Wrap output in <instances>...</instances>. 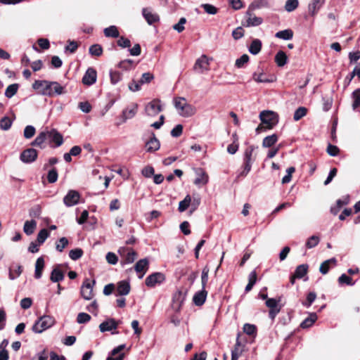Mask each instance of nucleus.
Wrapping results in <instances>:
<instances>
[{"instance_id": "obj_37", "label": "nucleus", "mask_w": 360, "mask_h": 360, "mask_svg": "<svg viewBox=\"0 0 360 360\" xmlns=\"http://www.w3.org/2000/svg\"><path fill=\"white\" fill-rule=\"evenodd\" d=\"M308 271V265L307 264H300L297 266L294 274L295 277L300 279L302 278L307 273Z\"/></svg>"}, {"instance_id": "obj_23", "label": "nucleus", "mask_w": 360, "mask_h": 360, "mask_svg": "<svg viewBox=\"0 0 360 360\" xmlns=\"http://www.w3.org/2000/svg\"><path fill=\"white\" fill-rule=\"evenodd\" d=\"M240 334L236 338V345L231 351V356L239 358L244 352L245 345H243L240 340Z\"/></svg>"}, {"instance_id": "obj_29", "label": "nucleus", "mask_w": 360, "mask_h": 360, "mask_svg": "<svg viewBox=\"0 0 360 360\" xmlns=\"http://www.w3.org/2000/svg\"><path fill=\"white\" fill-rule=\"evenodd\" d=\"M317 318L316 313H310L309 316L301 323L300 327L302 328H308L311 327L317 320Z\"/></svg>"}, {"instance_id": "obj_4", "label": "nucleus", "mask_w": 360, "mask_h": 360, "mask_svg": "<svg viewBox=\"0 0 360 360\" xmlns=\"http://www.w3.org/2000/svg\"><path fill=\"white\" fill-rule=\"evenodd\" d=\"M212 58H209L206 55H202L198 58L193 66V70L199 74H202L210 70V61Z\"/></svg>"}, {"instance_id": "obj_10", "label": "nucleus", "mask_w": 360, "mask_h": 360, "mask_svg": "<svg viewBox=\"0 0 360 360\" xmlns=\"http://www.w3.org/2000/svg\"><path fill=\"white\" fill-rule=\"evenodd\" d=\"M173 103L177 110H181L184 112H191L194 110L193 106L188 104L186 98L183 97L174 98Z\"/></svg>"}, {"instance_id": "obj_49", "label": "nucleus", "mask_w": 360, "mask_h": 360, "mask_svg": "<svg viewBox=\"0 0 360 360\" xmlns=\"http://www.w3.org/2000/svg\"><path fill=\"white\" fill-rule=\"evenodd\" d=\"M22 273V269L20 266H15L14 268H11L9 270V278L11 280H14L17 277H18Z\"/></svg>"}, {"instance_id": "obj_58", "label": "nucleus", "mask_w": 360, "mask_h": 360, "mask_svg": "<svg viewBox=\"0 0 360 360\" xmlns=\"http://www.w3.org/2000/svg\"><path fill=\"white\" fill-rule=\"evenodd\" d=\"M91 319L90 315L86 313L81 312L79 313L77 317V321L78 323H85L89 321Z\"/></svg>"}, {"instance_id": "obj_24", "label": "nucleus", "mask_w": 360, "mask_h": 360, "mask_svg": "<svg viewBox=\"0 0 360 360\" xmlns=\"http://www.w3.org/2000/svg\"><path fill=\"white\" fill-rule=\"evenodd\" d=\"M336 263H337V260L334 257L327 259L321 264L320 267H319V271L322 274L325 275L329 271L330 265L335 266Z\"/></svg>"}, {"instance_id": "obj_19", "label": "nucleus", "mask_w": 360, "mask_h": 360, "mask_svg": "<svg viewBox=\"0 0 360 360\" xmlns=\"http://www.w3.org/2000/svg\"><path fill=\"white\" fill-rule=\"evenodd\" d=\"M163 110L160 101L157 99L148 103L145 108L146 112H159Z\"/></svg>"}, {"instance_id": "obj_1", "label": "nucleus", "mask_w": 360, "mask_h": 360, "mask_svg": "<svg viewBox=\"0 0 360 360\" xmlns=\"http://www.w3.org/2000/svg\"><path fill=\"white\" fill-rule=\"evenodd\" d=\"M44 86L45 94L49 95L56 94H63V87L56 82H48V81H39L37 80L34 84V88H37V86Z\"/></svg>"}, {"instance_id": "obj_63", "label": "nucleus", "mask_w": 360, "mask_h": 360, "mask_svg": "<svg viewBox=\"0 0 360 360\" xmlns=\"http://www.w3.org/2000/svg\"><path fill=\"white\" fill-rule=\"evenodd\" d=\"M280 300H277L274 298H269L266 301V305L269 309H277L278 307V302Z\"/></svg>"}, {"instance_id": "obj_62", "label": "nucleus", "mask_w": 360, "mask_h": 360, "mask_svg": "<svg viewBox=\"0 0 360 360\" xmlns=\"http://www.w3.org/2000/svg\"><path fill=\"white\" fill-rule=\"evenodd\" d=\"M295 169L293 167H290L287 169V174L285 175L282 179V183L283 184H287L289 183L291 181V176L292 174L295 172Z\"/></svg>"}, {"instance_id": "obj_26", "label": "nucleus", "mask_w": 360, "mask_h": 360, "mask_svg": "<svg viewBox=\"0 0 360 360\" xmlns=\"http://www.w3.org/2000/svg\"><path fill=\"white\" fill-rule=\"evenodd\" d=\"M269 4L268 0H254L248 6L250 11H255L261 8H268Z\"/></svg>"}, {"instance_id": "obj_46", "label": "nucleus", "mask_w": 360, "mask_h": 360, "mask_svg": "<svg viewBox=\"0 0 360 360\" xmlns=\"http://www.w3.org/2000/svg\"><path fill=\"white\" fill-rule=\"evenodd\" d=\"M249 56L248 54H243L239 58L236 60L235 65L238 68H242L249 61Z\"/></svg>"}, {"instance_id": "obj_41", "label": "nucleus", "mask_w": 360, "mask_h": 360, "mask_svg": "<svg viewBox=\"0 0 360 360\" xmlns=\"http://www.w3.org/2000/svg\"><path fill=\"white\" fill-rule=\"evenodd\" d=\"M18 88V84H12L8 86L5 91L6 97L8 98L13 97L17 93Z\"/></svg>"}, {"instance_id": "obj_35", "label": "nucleus", "mask_w": 360, "mask_h": 360, "mask_svg": "<svg viewBox=\"0 0 360 360\" xmlns=\"http://www.w3.org/2000/svg\"><path fill=\"white\" fill-rule=\"evenodd\" d=\"M275 37L284 40H290L293 37V32L290 29L281 30L276 32Z\"/></svg>"}, {"instance_id": "obj_18", "label": "nucleus", "mask_w": 360, "mask_h": 360, "mask_svg": "<svg viewBox=\"0 0 360 360\" xmlns=\"http://www.w3.org/2000/svg\"><path fill=\"white\" fill-rule=\"evenodd\" d=\"M47 134L48 138L50 139L51 142L55 143L56 147H58L63 144V136L56 130L52 129L51 131H47Z\"/></svg>"}, {"instance_id": "obj_56", "label": "nucleus", "mask_w": 360, "mask_h": 360, "mask_svg": "<svg viewBox=\"0 0 360 360\" xmlns=\"http://www.w3.org/2000/svg\"><path fill=\"white\" fill-rule=\"evenodd\" d=\"M11 124L12 120L8 117H4L0 120V127L3 130H8L11 127Z\"/></svg>"}, {"instance_id": "obj_9", "label": "nucleus", "mask_w": 360, "mask_h": 360, "mask_svg": "<svg viewBox=\"0 0 360 360\" xmlns=\"http://www.w3.org/2000/svg\"><path fill=\"white\" fill-rule=\"evenodd\" d=\"M254 11H250L249 8H248V11L245 13V15L247 17V19L245 20V22H244L243 25L245 27H255L261 25L263 22V19L260 17H257L253 14Z\"/></svg>"}, {"instance_id": "obj_28", "label": "nucleus", "mask_w": 360, "mask_h": 360, "mask_svg": "<svg viewBox=\"0 0 360 360\" xmlns=\"http://www.w3.org/2000/svg\"><path fill=\"white\" fill-rule=\"evenodd\" d=\"M197 175L194 181L195 185H205L208 182V175L202 169L198 171Z\"/></svg>"}, {"instance_id": "obj_22", "label": "nucleus", "mask_w": 360, "mask_h": 360, "mask_svg": "<svg viewBox=\"0 0 360 360\" xmlns=\"http://www.w3.org/2000/svg\"><path fill=\"white\" fill-rule=\"evenodd\" d=\"M324 3L325 0H311V3L308 6L309 13L312 16L315 15Z\"/></svg>"}, {"instance_id": "obj_32", "label": "nucleus", "mask_w": 360, "mask_h": 360, "mask_svg": "<svg viewBox=\"0 0 360 360\" xmlns=\"http://www.w3.org/2000/svg\"><path fill=\"white\" fill-rule=\"evenodd\" d=\"M37 227L36 221L32 219L30 221H26L24 224L23 231L27 236L32 234L34 232V230Z\"/></svg>"}, {"instance_id": "obj_3", "label": "nucleus", "mask_w": 360, "mask_h": 360, "mask_svg": "<svg viewBox=\"0 0 360 360\" xmlns=\"http://www.w3.org/2000/svg\"><path fill=\"white\" fill-rule=\"evenodd\" d=\"M54 323L55 320L53 317L50 316H43L33 325L32 330L36 333H41L51 327Z\"/></svg>"}, {"instance_id": "obj_20", "label": "nucleus", "mask_w": 360, "mask_h": 360, "mask_svg": "<svg viewBox=\"0 0 360 360\" xmlns=\"http://www.w3.org/2000/svg\"><path fill=\"white\" fill-rule=\"evenodd\" d=\"M142 14L147 22L152 25L154 22L159 21L160 18L158 14L153 13L149 8H143Z\"/></svg>"}, {"instance_id": "obj_64", "label": "nucleus", "mask_w": 360, "mask_h": 360, "mask_svg": "<svg viewBox=\"0 0 360 360\" xmlns=\"http://www.w3.org/2000/svg\"><path fill=\"white\" fill-rule=\"evenodd\" d=\"M34 133H35L34 127L31 125H28L25 128L24 136L26 139H30L34 135Z\"/></svg>"}, {"instance_id": "obj_7", "label": "nucleus", "mask_w": 360, "mask_h": 360, "mask_svg": "<svg viewBox=\"0 0 360 360\" xmlns=\"http://www.w3.org/2000/svg\"><path fill=\"white\" fill-rule=\"evenodd\" d=\"M165 280V276L160 272H155L149 275L145 281L146 285L149 288H153L156 285L162 283Z\"/></svg>"}, {"instance_id": "obj_11", "label": "nucleus", "mask_w": 360, "mask_h": 360, "mask_svg": "<svg viewBox=\"0 0 360 360\" xmlns=\"http://www.w3.org/2000/svg\"><path fill=\"white\" fill-rule=\"evenodd\" d=\"M117 326L118 322H117L114 319H108L99 325V329L102 333L112 331V334H117V331H113L117 329Z\"/></svg>"}, {"instance_id": "obj_8", "label": "nucleus", "mask_w": 360, "mask_h": 360, "mask_svg": "<svg viewBox=\"0 0 360 360\" xmlns=\"http://www.w3.org/2000/svg\"><path fill=\"white\" fill-rule=\"evenodd\" d=\"M80 194L75 190H70L63 198V202L67 207H72L79 202Z\"/></svg>"}, {"instance_id": "obj_36", "label": "nucleus", "mask_w": 360, "mask_h": 360, "mask_svg": "<svg viewBox=\"0 0 360 360\" xmlns=\"http://www.w3.org/2000/svg\"><path fill=\"white\" fill-rule=\"evenodd\" d=\"M353 98L352 108L358 110L360 108V89H356L352 94Z\"/></svg>"}, {"instance_id": "obj_38", "label": "nucleus", "mask_w": 360, "mask_h": 360, "mask_svg": "<svg viewBox=\"0 0 360 360\" xmlns=\"http://www.w3.org/2000/svg\"><path fill=\"white\" fill-rule=\"evenodd\" d=\"M136 64L134 63L133 60L127 59L122 60L119 63L118 67L124 70H129L134 68Z\"/></svg>"}, {"instance_id": "obj_5", "label": "nucleus", "mask_w": 360, "mask_h": 360, "mask_svg": "<svg viewBox=\"0 0 360 360\" xmlns=\"http://www.w3.org/2000/svg\"><path fill=\"white\" fill-rule=\"evenodd\" d=\"M118 252L122 257L123 264H131L136 258V252L131 248L122 247L119 249Z\"/></svg>"}, {"instance_id": "obj_50", "label": "nucleus", "mask_w": 360, "mask_h": 360, "mask_svg": "<svg viewBox=\"0 0 360 360\" xmlns=\"http://www.w3.org/2000/svg\"><path fill=\"white\" fill-rule=\"evenodd\" d=\"M82 255H83V251L80 248H75V249L71 250L69 252V257L72 260L79 259V258L82 257Z\"/></svg>"}, {"instance_id": "obj_16", "label": "nucleus", "mask_w": 360, "mask_h": 360, "mask_svg": "<svg viewBox=\"0 0 360 360\" xmlns=\"http://www.w3.org/2000/svg\"><path fill=\"white\" fill-rule=\"evenodd\" d=\"M148 264L149 262L147 259H140L136 263L134 269L137 273L140 274L139 276V278H142L146 273L148 269Z\"/></svg>"}, {"instance_id": "obj_48", "label": "nucleus", "mask_w": 360, "mask_h": 360, "mask_svg": "<svg viewBox=\"0 0 360 360\" xmlns=\"http://www.w3.org/2000/svg\"><path fill=\"white\" fill-rule=\"evenodd\" d=\"M320 241V238L317 236H312L308 238L306 242V247L309 249L316 247Z\"/></svg>"}, {"instance_id": "obj_51", "label": "nucleus", "mask_w": 360, "mask_h": 360, "mask_svg": "<svg viewBox=\"0 0 360 360\" xmlns=\"http://www.w3.org/2000/svg\"><path fill=\"white\" fill-rule=\"evenodd\" d=\"M253 79L257 82H271L273 79H267L263 72L259 73H254Z\"/></svg>"}, {"instance_id": "obj_45", "label": "nucleus", "mask_w": 360, "mask_h": 360, "mask_svg": "<svg viewBox=\"0 0 360 360\" xmlns=\"http://www.w3.org/2000/svg\"><path fill=\"white\" fill-rule=\"evenodd\" d=\"M89 53L91 56H100L103 53L102 46L99 44H94L89 47Z\"/></svg>"}, {"instance_id": "obj_27", "label": "nucleus", "mask_w": 360, "mask_h": 360, "mask_svg": "<svg viewBox=\"0 0 360 360\" xmlns=\"http://www.w3.org/2000/svg\"><path fill=\"white\" fill-rule=\"evenodd\" d=\"M44 267V259L42 257H39L35 264V272H34V277L37 279H39L41 277L42 275V271Z\"/></svg>"}, {"instance_id": "obj_59", "label": "nucleus", "mask_w": 360, "mask_h": 360, "mask_svg": "<svg viewBox=\"0 0 360 360\" xmlns=\"http://www.w3.org/2000/svg\"><path fill=\"white\" fill-rule=\"evenodd\" d=\"M153 78L154 77L153 74L150 72H145L142 75L139 80V83L141 84L150 83L153 79Z\"/></svg>"}, {"instance_id": "obj_53", "label": "nucleus", "mask_w": 360, "mask_h": 360, "mask_svg": "<svg viewBox=\"0 0 360 360\" xmlns=\"http://www.w3.org/2000/svg\"><path fill=\"white\" fill-rule=\"evenodd\" d=\"M68 245V240L65 237H62L56 243V248L58 252H63L64 248Z\"/></svg>"}, {"instance_id": "obj_12", "label": "nucleus", "mask_w": 360, "mask_h": 360, "mask_svg": "<svg viewBox=\"0 0 360 360\" xmlns=\"http://www.w3.org/2000/svg\"><path fill=\"white\" fill-rule=\"evenodd\" d=\"M160 143L154 133H151L150 139L146 141L145 148L148 153H154L160 149Z\"/></svg>"}, {"instance_id": "obj_52", "label": "nucleus", "mask_w": 360, "mask_h": 360, "mask_svg": "<svg viewBox=\"0 0 360 360\" xmlns=\"http://www.w3.org/2000/svg\"><path fill=\"white\" fill-rule=\"evenodd\" d=\"M338 282L340 284H346L347 285H354V283L352 282V279L351 277L347 276L343 274L338 278Z\"/></svg>"}, {"instance_id": "obj_15", "label": "nucleus", "mask_w": 360, "mask_h": 360, "mask_svg": "<svg viewBox=\"0 0 360 360\" xmlns=\"http://www.w3.org/2000/svg\"><path fill=\"white\" fill-rule=\"evenodd\" d=\"M96 71L92 68H89L82 78V82L86 85L90 86L96 82Z\"/></svg>"}, {"instance_id": "obj_6", "label": "nucleus", "mask_w": 360, "mask_h": 360, "mask_svg": "<svg viewBox=\"0 0 360 360\" xmlns=\"http://www.w3.org/2000/svg\"><path fill=\"white\" fill-rule=\"evenodd\" d=\"M95 283V280H93L92 282H91L89 279H85L81 287V295L84 299L90 300L93 298V287Z\"/></svg>"}, {"instance_id": "obj_43", "label": "nucleus", "mask_w": 360, "mask_h": 360, "mask_svg": "<svg viewBox=\"0 0 360 360\" xmlns=\"http://www.w3.org/2000/svg\"><path fill=\"white\" fill-rule=\"evenodd\" d=\"M243 332L248 335L255 336L257 333V328L253 324L245 323L243 327Z\"/></svg>"}, {"instance_id": "obj_34", "label": "nucleus", "mask_w": 360, "mask_h": 360, "mask_svg": "<svg viewBox=\"0 0 360 360\" xmlns=\"http://www.w3.org/2000/svg\"><path fill=\"white\" fill-rule=\"evenodd\" d=\"M287 56L283 51H279L275 56V62L278 67H283L287 63Z\"/></svg>"}, {"instance_id": "obj_13", "label": "nucleus", "mask_w": 360, "mask_h": 360, "mask_svg": "<svg viewBox=\"0 0 360 360\" xmlns=\"http://www.w3.org/2000/svg\"><path fill=\"white\" fill-rule=\"evenodd\" d=\"M185 298L186 294L184 292L181 290L176 292L172 298V308L176 311H179Z\"/></svg>"}, {"instance_id": "obj_57", "label": "nucleus", "mask_w": 360, "mask_h": 360, "mask_svg": "<svg viewBox=\"0 0 360 360\" xmlns=\"http://www.w3.org/2000/svg\"><path fill=\"white\" fill-rule=\"evenodd\" d=\"M201 7L204 8L207 13L210 15H215L218 11V9L212 4H203L201 5Z\"/></svg>"}, {"instance_id": "obj_21", "label": "nucleus", "mask_w": 360, "mask_h": 360, "mask_svg": "<svg viewBox=\"0 0 360 360\" xmlns=\"http://www.w3.org/2000/svg\"><path fill=\"white\" fill-rule=\"evenodd\" d=\"M130 285L127 281H121L117 284L116 295H127L130 292Z\"/></svg>"}, {"instance_id": "obj_30", "label": "nucleus", "mask_w": 360, "mask_h": 360, "mask_svg": "<svg viewBox=\"0 0 360 360\" xmlns=\"http://www.w3.org/2000/svg\"><path fill=\"white\" fill-rule=\"evenodd\" d=\"M262 49V41L258 39H255L249 46V51L253 55H257Z\"/></svg>"}, {"instance_id": "obj_14", "label": "nucleus", "mask_w": 360, "mask_h": 360, "mask_svg": "<svg viewBox=\"0 0 360 360\" xmlns=\"http://www.w3.org/2000/svg\"><path fill=\"white\" fill-rule=\"evenodd\" d=\"M37 158V152L34 148L25 150L20 155V160L25 163L34 162Z\"/></svg>"}, {"instance_id": "obj_40", "label": "nucleus", "mask_w": 360, "mask_h": 360, "mask_svg": "<svg viewBox=\"0 0 360 360\" xmlns=\"http://www.w3.org/2000/svg\"><path fill=\"white\" fill-rule=\"evenodd\" d=\"M47 138V131H42L36 137L34 141L32 143V145L41 147V145L44 143Z\"/></svg>"}, {"instance_id": "obj_2", "label": "nucleus", "mask_w": 360, "mask_h": 360, "mask_svg": "<svg viewBox=\"0 0 360 360\" xmlns=\"http://www.w3.org/2000/svg\"><path fill=\"white\" fill-rule=\"evenodd\" d=\"M261 124L256 129L257 133H259L263 129H269L273 128L278 122V114H259Z\"/></svg>"}, {"instance_id": "obj_39", "label": "nucleus", "mask_w": 360, "mask_h": 360, "mask_svg": "<svg viewBox=\"0 0 360 360\" xmlns=\"http://www.w3.org/2000/svg\"><path fill=\"white\" fill-rule=\"evenodd\" d=\"M191 203V197L190 195H187L184 199L179 202L178 210L180 212H183L188 209Z\"/></svg>"}, {"instance_id": "obj_55", "label": "nucleus", "mask_w": 360, "mask_h": 360, "mask_svg": "<svg viewBox=\"0 0 360 360\" xmlns=\"http://www.w3.org/2000/svg\"><path fill=\"white\" fill-rule=\"evenodd\" d=\"M58 179V172L56 168L49 170L47 175V180L49 183H55Z\"/></svg>"}, {"instance_id": "obj_44", "label": "nucleus", "mask_w": 360, "mask_h": 360, "mask_svg": "<svg viewBox=\"0 0 360 360\" xmlns=\"http://www.w3.org/2000/svg\"><path fill=\"white\" fill-rule=\"evenodd\" d=\"M49 236V231L46 229H43L37 234V242L39 245H41L45 242Z\"/></svg>"}, {"instance_id": "obj_31", "label": "nucleus", "mask_w": 360, "mask_h": 360, "mask_svg": "<svg viewBox=\"0 0 360 360\" xmlns=\"http://www.w3.org/2000/svg\"><path fill=\"white\" fill-rule=\"evenodd\" d=\"M64 278V274L60 269L57 266L54 268L51 274L50 279L53 283H57L63 281Z\"/></svg>"}, {"instance_id": "obj_54", "label": "nucleus", "mask_w": 360, "mask_h": 360, "mask_svg": "<svg viewBox=\"0 0 360 360\" xmlns=\"http://www.w3.org/2000/svg\"><path fill=\"white\" fill-rule=\"evenodd\" d=\"M110 76L112 84H116L122 79V74L118 71H110Z\"/></svg>"}, {"instance_id": "obj_42", "label": "nucleus", "mask_w": 360, "mask_h": 360, "mask_svg": "<svg viewBox=\"0 0 360 360\" xmlns=\"http://www.w3.org/2000/svg\"><path fill=\"white\" fill-rule=\"evenodd\" d=\"M278 141V136L276 134H272L265 137L262 142V146L266 148L272 146Z\"/></svg>"}, {"instance_id": "obj_33", "label": "nucleus", "mask_w": 360, "mask_h": 360, "mask_svg": "<svg viewBox=\"0 0 360 360\" xmlns=\"http://www.w3.org/2000/svg\"><path fill=\"white\" fill-rule=\"evenodd\" d=\"M103 33L106 37L117 38L120 36L118 29L115 25H111L108 27L105 28L103 30Z\"/></svg>"}, {"instance_id": "obj_25", "label": "nucleus", "mask_w": 360, "mask_h": 360, "mask_svg": "<svg viewBox=\"0 0 360 360\" xmlns=\"http://www.w3.org/2000/svg\"><path fill=\"white\" fill-rule=\"evenodd\" d=\"M207 294V292L205 288H202V290L195 293L193 297V302L195 304V305L200 306L204 304L206 300Z\"/></svg>"}, {"instance_id": "obj_47", "label": "nucleus", "mask_w": 360, "mask_h": 360, "mask_svg": "<svg viewBox=\"0 0 360 360\" xmlns=\"http://www.w3.org/2000/svg\"><path fill=\"white\" fill-rule=\"evenodd\" d=\"M298 5V0H288L285 4V9L288 12H292L297 8Z\"/></svg>"}, {"instance_id": "obj_60", "label": "nucleus", "mask_w": 360, "mask_h": 360, "mask_svg": "<svg viewBox=\"0 0 360 360\" xmlns=\"http://www.w3.org/2000/svg\"><path fill=\"white\" fill-rule=\"evenodd\" d=\"M254 148H255L254 146H251L245 150V154H244V156H245L244 162H253L252 156V153L254 151Z\"/></svg>"}, {"instance_id": "obj_17", "label": "nucleus", "mask_w": 360, "mask_h": 360, "mask_svg": "<svg viewBox=\"0 0 360 360\" xmlns=\"http://www.w3.org/2000/svg\"><path fill=\"white\" fill-rule=\"evenodd\" d=\"M125 347V345H120L114 348L110 353L106 360H123L124 358V353L119 354Z\"/></svg>"}, {"instance_id": "obj_61", "label": "nucleus", "mask_w": 360, "mask_h": 360, "mask_svg": "<svg viewBox=\"0 0 360 360\" xmlns=\"http://www.w3.org/2000/svg\"><path fill=\"white\" fill-rule=\"evenodd\" d=\"M154 168L152 166H146L143 168L141 171V174L143 176H144L146 178H150L153 175H154Z\"/></svg>"}]
</instances>
